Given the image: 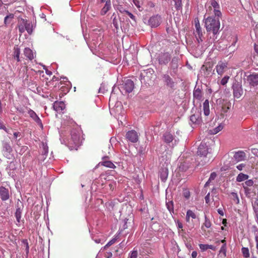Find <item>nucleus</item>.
<instances>
[{
  "label": "nucleus",
  "mask_w": 258,
  "mask_h": 258,
  "mask_svg": "<svg viewBox=\"0 0 258 258\" xmlns=\"http://www.w3.org/2000/svg\"><path fill=\"white\" fill-rule=\"evenodd\" d=\"M220 18L213 16H209L205 19V26L209 34L212 33L213 37H210L209 42L212 43L217 39V35L219 33L220 23Z\"/></svg>",
  "instance_id": "nucleus-1"
},
{
  "label": "nucleus",
  "mask_w": 258,
  "mask_h": 258,
  "mask_svg": "<svg viewBox=\"0 0 258 258\" xmlns=\"http://www.w3.org/2000/svg\"><path fill=\"white\" fill-rule=\"evenodd\" d=\"M71 137L70 139L69 144L74 145V146H72V147L77 149L80 144V131L76 129H73L71 131Z\"/></svg>",
  "instance_id": "nucleus-2"
},
{
  "label": "nucleus",
  "mask_w": 258,
  "mask_h": 258,
  "mask_svg": "<svg viewBox=\"0 0 258 258\" xmlns=\"http://www.w3.org/2000/svg\"><path fill=\"white\" fill-rule=\"evenodd\" d=\"M233 94L234 98L238 99L242 95L243 91L242 85L238 82H235L232 85Z\"/></svg>",
  "instance_id": "nucleus-3"
},
{
  "label": "nucleus",
  "mask_w": 258,
  "mask_h": 258,
  "mask_svg": "<svg viewBox=\"0 0 258 258\" xmlns=\"http://www.w3.org/2000/svg\"><path fill=\"white\" fill-rule=\"evenodd\" d=\"M228 69V62L226 61L220 60L218 61L216 66V72L221 76L223 75Z\"/></svg>",
  "instance_id": "nucleus-4"
},
{
  "label": "nucleus",
  "mask_w": 258,
  "mask_h": 258,
  "mask_svg": "<svg viewBox=\"0 0 258 258\" xmlns=\"http://www.w3.org/2000/svg\"><path fill=\"white\" fill-rule=\"evenodd\" d=\"M161 21V18L158 15H154L148 20V24L151 27H157L160 25Z\"/></svg>",
  "instance_id": "nucleus-5"
},
{
  "label": "nucleus",
  "mask_w": 258,
  "mask_h": 258,
  "mask_svg": "<svg viewBox=\"0 0 258 258\" xmlns=\"http://www.w3.org/2000/svg\"><path fill=\"white\" fill-rule=\"evenodd\" d=\"M28 113L30 117L41 128V130L43 129V125L41 119L37 115V114L30 108L28 109Z\"/></svg>",
  "instance_id": "nucleus-6"
},
{
  "label": "nucleus",
  "mask_w": 258,
  "mask_h": 258,
  "mask_svg": "<svg viewBox=\"0 0 258 258\" xmlns=\"http://www.w3.org/2000/svg\"><path fill=\"white\" fill-rule=\"evenodd\" d=\"M202 122L201 113L197 112L190 116V124L192 123L195 126L200 125Z\"/></svg>",
  "instance_id": "nucleus-7"
},
{
  "label": "nucleus",
  "mask_w": 258,
  "mask_h": 258,
  "mask_svg": "<svg viewBox=\"0 0 258 258\" xmlns=\"http://www.w3.org/2000/svg\"><path fill=\"white\" fill-rule=\"evenodd\" d=\"M124 110L123 109L120 103H117L115 105V107L110 110V113H114L115 117L118 119L119 118V115L122 116V114H124Z\"/></svg>",
  "instance_id": "nucleus-8"
},
{
  "label": "nucleus",
  "mask_w": 258,
  "mask_h": 258,
  "mask_svg": "<svg viewBox=\"0 0 258 258\" xmlns=\"http://www.w3.org/2000/svg\"><path fill=\"white\" fill-rule=\"evenodd\" d=\"M135 85L133 81L130 79L125 80L122 84V89L125 93H131L134 89Z\"/></svg>",
  "instance_id": "nucleus-9"
},
{
  "label": "nucleus",
  "mask_w": 258,
  "mask_h": 258,
  "mask_svg": "<svg viewBox=\"0 0 258 258\" xmlns=\"http://www.w3.org/2000/svg\"><path fill=\"white\" fill-rule=\"evenodd\" d=\"M163 82L165 84L167 87L174 89L175 86V83L174 82L173 79L168 74H164L162 76Z\"/></svg>",
  "instance_id": "nucleus-10"
},
{
  "label": "nucleus",
  "mask_w": 258,
  "mask_h": 258,
  "mask_svg": "<svg viewBox=\"0 0 258 258\" xmlns=\"http://www.w3.org/2000/svg\"><path fill=\"white\" fill-rule=\"evenodd\" d=\"M210 4L214 8V14L215 17L221 18L222 17V13L220 11V6L216 0H211Z\"/></svg>",
  "instance_id": "nucleus-11"
},
{
  "label": "nucleus",
  "mask_w": 258,
  "mask_h": 258,
  "mask_svg": "<svg viewBox=\"0 0 258 258\" xmlns=\"http://www.w3.org/2000/svg\"><path fill=\"white\" fill-rule=\"evenodd\" d=\"M126 139L132 143H136L138 141V135L137 133L134 130L130 131L126 134Z\"/></svg>",
  "instance_id": "nucleus-12"
},
{
  "label": "nucleus",
  "mask_w": 258,
  "mask_h": 258,
  "mask_svg": "<svg viewBox=\"0 0 258 258\" xmlns=\"http://www.w3.org/2000/svg\"><path fill=\"white\" fill-rule=\"evenodd\" d=\"M0 197L3 201L9 200L10 197L9 189L3 186H0Z\"/></svg>",
  "instance_id": "nucleus-13"
},
{
  "label": "nucleus",
  "mask_w": 258,
  "mask_h": 258,
  "mask_svg": "<svg viewBox=\"0 0 258 258\" xmlns=\"http://www.w3.org/2000/svg\"><path fill=\"white\" fill-rule=\"evenodd\" d=\"M170 59V54L168 52L162 53L159 57V63L160 64H167Z\"/></svg>",
  "instance_id": "nucleus-14"
},
{
  "label": "nucleus",
  "mask_w": 258,
  "mask_h": 258,
  "mask_svg": "<svg viewBox=\"0 0 258 258\" xmlns=\"http://www.w3.org/2000/svg\"><path fill=\"white\" fill-rule=\"evenodd\" d=\"M208 153V147L205 143H201L199 146L197 153L198 155L206 157Z\"/></svg>",
  "instance_id": "nucleus-15"
},
{
  "label": "nucleus",
  "mask_w": 258,
  "mask_h": 258,
  "mask_svg": "<svg viewBox=\"0 0 258 258\" xmlns=\"http://www.w3.org/2000/svg\"><path fill=\"white\" fill-rule=\"evenodd\" d=\"M3 151L5 156L8 159L12 158L11 153L12 151V148L9 144L5 143L3 145Z\"/></svg>",
  "instance_id": "nucleus-16"
},
{
  "label": "nucleus",
  "mask_w": 258,
  "mask_h": 258,
  "mask_svg": "<svg viewBox=\"0 0 258 258\" xmlns=\"http://www.w3.org/2000/svg\"><path fill=\"white\" fill-rule=\"evenodd\" d=\"M193 97L194 99L201 101L203 98V92L202 89L196 86L193 91Z\"/></svg>",
  "instance_id": "nucleus-17"
},
{
  "label": "nucleus",
  "mask_w": 258,
  "mask_h": 258,
  "mask_svg": "<svg viewBox=\"0 0 258 258\" xmlns=\"http://www.w3.org/2000/svg\"><path fill=\"white\" fill-rule=\"evenodd\" d=\"M21 206L23 207L21 202L19 200L17 203V208L15 214L17 221L18 223L20 222L21 218L22 208Z\"/></svg>",
  "instance_id": "nucleus-18"
},
{
  "label": "nucleus",
  "mask_w": 258,
  "mask_h": 258,
  "mask_svg": "<svg viewBox=\"0 0 258 258\" xmlns=\"http://www.w3.org/2000/svg\"><path fill=\"white\" fill-rule=\"evenodd\" d=\"M53 107L56 112L60 113L65 108L66 105L62 101H55L53 103Z\"/></svg>",
  "instance_id": "nucleus-19"
},
{
  "label": "nucleus",
  "mask_w": 258,
  "mask_h": 258,
  "mask_svg": "<svg viewBox=\"0 0 258 258\" xmlns=\"http://www.w3.org/2000/svg\"><path fill=\"white\" fill-rule=\"evenodd\" d=\"M246 154L242 151L236 152L233 155V159L237 162L244 160Z\"/></svg>",
  "instance_id": "nucleus-20"
},
{
  "label": "nucleus",
  "mask_w": 258,
  "mask_h": 258,
  "mask_svg": "<svg viewBox=\"0 0 258 258\" xmlns=\"http://www.w3.org/2000/svg\"><path fill=\"white\" fill-rule=\"evenodd\" d=\"M247 80L249 84L252 86L258 84V74H252L248 76Z\"/></svg>",
  "instance_id": "nucleus-21"
},
{
  "label": "nucleus",
  "mask_w": 258,
  "mask_h": 258,
  "mask_svg": "<svg viewBox=\"0 0 258 258\" xmlns=\"http://www.w3.org/2000/svg\"><path fill=\"white\" fill-rule=\"evenodd\" d=\"M168 170L167 168H162L159 171V176L161 180L163 182H165L168 177Z\"/></svg>",
  "instance_id": "nucleus-22"
},
{
  "label": "nucleus",
  "mask_w": 258,
  "mask_h": 258,
  "mask_svg": "<svg viewBox=\"0 0 258 258\" xmlns=\"http://www.w3.org/2000/svg\"><path fill=\"white\" fill-rule=\"evenodd\" d=\"M22 21L23 24L24 25L25 27L26 30L27 31L28 34H31L33 31L32 24L24 19H22Z\"/></svg>",
  "instance_id": "nucleus-23"
},
{
  "label": "nucleus",
  "mask_w": 258,
  "mask_h": 258,
  "mask_svg": "<svg viewBox=\"0 0 258 258\" xmlns=\"http://www.w3.org/2000/svg\"><path fill=\"white\" fill-rule=\"evenodd\" d=\"M163 140L165 143L169 144L171 143L174 140L173 135L170 133H165L163 136Z\"/></svg>",
  "instance_id": "nucleus-24"
},
{
  "label": "nucleus",
  "mask_w": 258,
  "mask_h": 258,
  "mask_svg": "<svg viewBox=\"0 0 258 258\" xmlns=\"http://www.w3.org/2000/svg\"><path fill=\"white\" fill-rule=\"evenodd\" d=\"M42 146L43 151L40 157V160L41 161H44L47 156L48 153V147L47 145H45L44 144H43Z\"/></svg>",
  "instance_id": "nucleus-25"
},
{
  "label": "nucleus",
  "mask_w": 258,
  "mask_h": 258,
  "mask_svg": "<svg viewBox=\"0 0 258 258\" xmlns=\"http://www.w3.org/2000/svg\"><path fill=\"white\" fill-rule=\"evenodd\" d=\"M24 55L29 60H31L34 58V54L32 50L29 48H25L24 50Z\"/></svg>",
  "instance_id": "nucleus-26"
},
{
  "label": "nucleus",
  "mask_w": 258,
  "mask_h": 258,
  "mask_svg": "<svg viewBox=\"0 0 258 258\" xmlns=\"http://www.w3.org/2000/svg\"><path fill=\"white\" fill-rule=\"evenodd\" d=\"M199 247L201 250L203 251H205L207 250L208 249H211L213 250H215L216 249V247L213 245L209 244H199Z\"/></svg>",
  "instance_id": "nucleus-27"
},
{
  "label": "nucleus",
  "mask_w": 258,
  "mask_h": 258,
  "mask_svg": "<svg viewBox=\"0 0 258 258\" xmlns=\"http://www.w3.org/2000/svg\"><path fill=\"white\" fill-rule=\"evenodd\" d=\"M204 113L205 116H208L210 114L209 102L206 99L203 103Z\"/></svg>",
  "instance_id": "nucleus-28"
},
{
  "label": "nucleus",
  "mask_w": 258,
  "mask_h": 258,
  "mask_svg": "<svg viewBox=\"0 0 258 258\" xmlns=\"http://www.w3.org/2000/svg\"><path fill=\"white\" fill-rule=\"evenodd\" d=\"M196 32L195 35H202V28L200 26L199 21L198 19L195 20Z\"/></svg>",
  "instance_id": "nucleus-29"
},
{
  "label": "nucleus",
  "mask_w": 258,
  "mask_h": 258,
  "mask_svg": "<svg viewBox=\"0 0 258 258\" xmlns=\"http://www.w3.org/2000/svg\"><path fill=\"white\" fill-rule=\"evenodd\" d=\"M110 8H111L110 1H106L105 2V6L103 7V8L102 9V10L101 11V14L102 15H105L107 13V12L109 10Z\"/></svg>",
  "instance_id": "nucleus-30"
},
{
  "label": "nucleus",
  "mask_w": 258,
  "mask_h": 258,
  "mask_svg": "<svg viewBox=\"0 0 258 258\" xmlns=\"http://www.w3.org/2000/svg\"><path fill=\"white\" fill-rule=\"evenodd\" d=\"M20 49L18 46H15L14 48L13 56L18 62L20 61Z\"/></svg>",
  "instance_id": "nucleus-31"
},
{
  "label": "nucleus",
  "mask_w": 258,
  "mask_h": 258,
  "mask_svg": "<svg viewBox=\"0 0 258 258\" xmlns=\"http://www.w3.org/2000/svg\"><path fill=\"white\" fill-rule=\"evenodd\" d=\"M248 175L240 173L236 177V180L237 182H240L247 180L248 178Z\"/></svg>",
  "instance_id": "nucleus-32"
},
{
  "label": "nucleus",
  "mask_w": 258,
  "mask_h": 258,
  "mask_svg": "<svg viewBox=\"0 0 258 258\" xmlns=\"http://www.w3.org/2000/svg\"><path fill=\"white\" fill-rule=\"evenodd\" d=\"M156 77V75L154 74V72L152 69H148L146 73V76H144L145 78L148 79V78L150 79H155Z\"/></svg>",
  "instance_id": "nucleus-33"
},
{
  "label": "nucleus",
  "mask_w": 258,
  "mask_h": 258,
  "mask_svg": "<svg viewBox=\"0 0 258 258\" xmlns=\"http://www.w3.org/2000/svg\"><path fill=\"white\" fill-rule=\"evenodd\" d=\"M178 58L177 57H174L171 60L170 63L171 67L173 70H176L178 68Z\"/></svg>",
  "instance_id": "nucleus-34"
},
{
  "label": "nucleus",
  "mask_w": 258,
  "mask_h": 258,
  "mask_svg": "<svg viewBox=\"0 0 258 258\" xmlns=\"http://www.w3.org/2000/svg\"><path fill=\"white\" fill-rule=\"evenodd\" d=\"M14 18L13 14H9L5 17L4 23L5 25L10 24Z\"/></svg>",
  "instance_id": "nucleus-35"
},
{
  "label": "nucleus",
  "mask_w": 258,
  "mask_h": 258,
  "mask_svg": "<svg viewBox=\"0 0 258 258\" xmlns=\"http://www.w3.org/2000/svg\"><path fill=\"white\" fill-rule=\"evenodd\" d=\"M101 164L104 166L110 168H115V166L114 165V164L110 161H103V162H101Z\"/></svg>",
  "instance_id": "nucleus-36"
},
{
  "label": "nucleus",
  "mask_w": 258,
  "mask_h": 258,
  "mask_svg": "<svg viewBox=\"0 0 258 258\" xmlns=\"http://www.w3.org/2000/svg\"><path fill=\"white\" fill-rule=\"evenodd\" d=\"M166 206L167 209L171 214L174 213V206L173 201H170L168 202H166Z\"/></svg>",
  "instance_id": "nucleus-37"
},
{
  "label": "nucleus",
  "mask_w": 258,
  "mask_h": 258,
  "mask_svg": "<svg viewBox=\"0 0 258 258\" xmlns=\"http://www.w3.org/2000/svg\"><path fill=\"white\" fill-rule=\"evenodd\" d=\"M176 10L182 9V0H173Z\"/></svg>",
  "instance_id": "nucleus-38"
},
{
  "label": "nucleus",
  "mask_w": 258,
  "mask_h": 258,
  "mask_svg": "<svg viewBox=\"0 0 258 258\" xmlns=\"http://www.w3.org/2000/svg\"><path fill=\"white\" fill-rule=\"evenodd\" d=\"M231 198L232 199V200L236 203V204H239V199L238 196V195L237 193L234 192H232L231 193Z\"/></svg>",
  "instance_id": "nucleus-39"
},
{
  "label": "nucleus",
  "mask_w": 258,
  "mask_h": 258,
  "mask_svg": "<svg viewBox=\"0 0 258 258\" xmlns=\"http://www.w3.org/2000/svg\"><path fill=\"white\" fill-rule=\"evenodd\" d=\"M138 254V253L137 250L134 248V249L129 253L127 258H137Z\"/></svg>",
  "instance_id": "nucleus-40"
},
{
  "label": "nucleus",
  "mask_w": 258,
  "mask_h": 258,
  "mask_svg": "<svg viewBox=\"0 0 258 258\" xmlns=\"http://www.w3.org/2000/svg\"><path fill=\"white\" fill-rule=\"evenodd\" d=\"M242 253L243 256L245 258L249 257V249L247 247H242L241 249Z\"/></svg>",
  "instance_id": "nucleus-41"
},
{
  "label": "nucleus",
  "mask_w": 258,
  "mask_h": 258,
  "mask_svg": "<svg viewBox=\"0 0 258 258\" xmlns=\"http://www.w3.org/2000/svg\"><path fill=\"white\" fill-rule=\"evenodd\" d=\"M203 225L207 228H210L211 226V225H212L210 220L207 218L206 215L205 216V222H204Z\"/></svg>",
  "instance_id": "nucleus-42"
},
{
  "label": "nucleus",
  "mask_w": 258,
  "mask_h": 258,
  "mask_svg": "<svg viewBox=\"0 0 258 258\" xmlns=\"http://www.w3.org/2000/svg\"><path fill=\"white\" fill-rule=\"evenodd\" d=\"M186 214L188 215V217H189V218H191L192 219H195L197 218L196 214L190 210H188L186 212Z\"/></svg>",
  "instance_id": "nucleus-43"
},
{
  "label": "nucleus",
  "mask_w": 258,
  "mask_h": 258,
  "mask_svg": "<svg viewBox=\"0 0 258 258\" xmlns=\"http://www.w3.org/2000/svg\"><path fill=\"white\" fill-rule=\"evenodd\" d=\"M223 128V125L221 124L219 125L218 126L215 127L213 131L211 132V134H216L220 131H221Z\"/></svg>",
  "instance_id": "nucleus-44"
},
{
  "label": "nucleus",
  "mask_w": 258,
  "mask_h": 258,
  "mask_svg": "<svg viewBox=\"0 0 258 258\" xmlns=\"http://www.w3.org/2000/svg\"><path fill=\"white\" fill-rule=\"evenodd\" d=\"M227 247L225 244H223L220 248L219 252L221 254H223L224 256H226V254Z\"/></svg>",
  "instance_id": "nucleus-45"
},
{
  "label": "nucleus",
  "mask_w": 258,
  "mask_h": 258,
  "mask_svg": "<svg viewBox=\"0 0 258 258\" xmlns=\"http://www.w3.org/2000/svg\"><path fill=\"white\" fill-rule=\"evenodd\" d=\"M229 79V76H225L221 80V82H220L221 84L223 86L225 85L227 83Z\"/></svg>",
  "instance_id": "nucleus-46"
},
{
  "label": "nucleus",
  "mask_w": 258,
  "mask_h": 258,
  "mask_svg": "<svg viewBox=\"0 0 258 258\" xmlns=\"http://www.w3.org/2000/svg\"><path fill=\"white\" fill-rule=\"evenodd\" d=\"M117 239V236H115L111 239L108 243L106 244V246H110L113 244L116 241Z\"/></svg>",
  "instance_id": "nucleus-47"
},
{
  "label": "nucleus",
  "mask_w": 258,
  "mask_h": 258,
  "mask_svg": "<svg viewBox=\"0 0 258 258\" xmlns=\"http://www.w3.org/2000/svg\"><path fill=\"white\" fill-rule=\"evenodd\" d=\"M245 186H251L253 184V181L251 179L247 180L245 181L244 183L243 184Z\"/></svg>",
  "instance_id": "nucleus-48"
},
{
  "label": "nucleus",
  "mask_w": 258,
  "mask_h": 258,
  "mask_svg": "<svg viewBox=\"0 0 258 258\" xmlns=\"http://www.w3.org/2000/svg\"><path fill=\"white\" fill-rule=\"evenodd\" d=\"M17 0H1V2L2 3V4H3L6 5H8L14 3Z\"/></svg>",
  "instance_id": "nucleus-49"
},
{
  "label": "nucleus",
  "mask_w": 258,
  "mask_h": 258,
  "mask_svg": "<svg viewBox=\"0 0 258 258\" xmlns=\"http://www.w3.org/2000/svg\"><path fill=\"white\" fill-rule=\"evenodd\" d=\"M123 12H124L126 15H127L130 17L131 19H132L133 20H135V17L132 13H131V12L127 10H124Z\"/></svg>",
  "instance_id": "nucleus-50"
},
{
  "label": "nucleus",
  "mask_w": 258,
  "mask_h": 258,
  "mask_svg": "<svg viewBox=\"0 0 258 258\" xmlns=\"http://www.w3.org/2000/svg\"><path fill=\"white\" fill-rule=\"evenodd\" d=\"M106 91L107 90L105 89V86L103 84H101L99 89V93L104 94Z\"/></svg>",
  "instance_id": "nucleus-51"
},
{
  "label": "nucleus",
  "mask_w": 258,
  "mask_h": 258,
  "mask_svg": "<svg viewBox=\"0 0 258 258\" xmlns=\"http://www.w3.org/2000/svg\"><path fill=\"white\" fill-rule=\"evenodd\" d=\"M22 242L23 243H24L26 245V253H28L29 251V244H28L27 240L24 239V240H23Z\"/></svg>",
  "instance_id": "nucleus-52"
},
{
  "label": "nucleus",
  "mask_w": 258,
  "mask_h": 258,
  "mask_svg": "<svg viewBox=\"0 0 258 258\" xmlns=\"http://www.w3.org/2000/svg\"><path fill=\"white\" fill-rule=\"evenodd\" d=\"M19 30L20 32H21V33H23L26 30L25 27L24 25L23 24L22 22L19 26Z\"/></svg>",
  "instance_id": "nucleus-53"
},
{
  "label": "nucleus",
  "mask_w": 258,
  "mask_h": 258,
  "mask_svg": "<svg viewBox=\"0 0 258 258\" xmlns=\"http://www.w3.org/2000/svg\"><path fill=\"white\" fill-rule=\"evenodd\" d=\"M217 174L215 172H212L211 173L210 176L209 178V181H211L212 180H213L215 179L216 177Z\"/></svg>",
  "instance_id": "nucleus-54"
},
{
  "label": "nucleus",
  "mask_w": 258,
  "mask_h": 258,
  "mask_svg": "<svg viewBox=\"0 0 258 258\" xmlns=\"http://www.w3.org/2000/svg\"><path fill=\"white\" fill-rule=\"evenodd\" d=\"M112 24L113 26L116 28V30L118 29V25L117 21L115 18H114L112 21Z\"/></svg>",
  "instance_id": "nucleus-55"
},
{
  "label": "nucleus",
  "mask_w": 258,
  "mask_h": 258,
  "mask_svg": "<svg viewBox=\"0 0 258 258\" xmlns=\"http://www.w3.org/2000/svg\"><path fill=\"white\" fill-rule=\"evenodd\" d=\"M196 35V39L198 41V43H201L202 42H203V40L202 39V37H203V35Z\"/></svg>",
  "instance_id": "nucleus-56"
},
{
  "label": "nucleus",
  "mask_w": 258,
  "mask_h": 258,
  "mask_svg": "<svg viewBox=\"0 0 258 258\" xmlns=\"http://www.w3.org/2000/svg\"><path fill=\"white\" fill-rule=\"evenodd\" d=\"M245 166V164L241 163V164H240L236 166V168L238 170H239L240 171H241Z\"/></svg>",
  "instance_id": "nucleus-57"
},
{
  "label": "nucleus",
  "mask_w": 258,
  "mask_h": 258,
  "mask_svg": "<svg viewBox=\"0 0 258 258\" xmlns=\"http://www.w3.org/2000/svg\"><path fill=\"white\" fill-rule=\"evenodd\" d=\"M176 226L178 229H182L183 227L182 223L179 220H177L176 222Z\"/></svg>",
  "instance_id": "nucleus-58"
},
{
  "label": "nucleus",
  "mask_w": 258,
  "mask_h": 258,
  "mask_svg": "<svg viewBox=\"0 0 258 258\" xmlns=\"http://www.w3.org/2000/svg\"><path fill=\"white\" fill-rule=\"evenodd\" d=\"M252 206L253 209L258 208V198L255 199Z\"/></svg>",
  "instance_id": "nucleus-59"
},
{
  "label": "nucleus",
  "mask_w": 258,
  "mask_h": 258,
  "mask_svg": "<svg viewBox=\"0 0 258 258\" xmlns=\"http://www.w3.org/2000/svg\"><path fill=\"white\" fill-rule=\"evenodd\" d=\"M183 195H184V197L186 199H189V197H190V192L188 190H185L184 193H183Z\"/></svg>",
  "instance_id": "nucleus-60"
},
{
  "label": "nucleus",
  "mask_w": 258,
  "mask_h": 258,
  "mask_svg": "<svg viewBox=\"0 0 258 258\" xmlns=\"http://www.w3.org/2000/svg\"><path fill=\"white\" fill-rule=\"evenodd\" d=\"M133 2L137 8H140V3L138 0H133Z\"/></svg>",
  "instance_id": "nucleus-61"
},
{
  "label": "nucleus",
  "mask_w": 258,
  "mask_h": 258,
  "mask_svg": "<svg viewBox=\"0 0 258 258\" xmlns=\"http://www.w3.org/2000/svg\"><path fill=\"white\" fill-rule=\"evenodd\" d=\"M205 202L207 204L210 202V193L209 192L205 198Z\"/></svg>",
  "instance_id": "nucleus-62"
},
{
  "label": "nucleus",
  "mask_w": 258,
  "mask_h": 258,
  "mask_svg": "<svg viewBox=\"0 0 258 258\" xmlns=\"http://www.w3.org/2000/svg\"><path fill=\"white\" fill-rule=\"evenodd\" d=\"M218 213L221 216H224V213L222 209H218L217 210Z\"/></svg>",
  "instance_id": "nucleus-63"
},
{
  "label": "nucleus",
  "mask_w": 258,
  "mask_h": 258,
  "mask_svg": "<svg viewBox=\"0 0 258 258\" xmlns=\"http://www.w3.org/2000/svg\"><path fill=\"white\" fill-rule=\"evenodd\" d=\"M255 217L256 220L258 221V208L253 209Z\"/></svg>",
  "instance_id": "nucleus-64"
}]
</instances>
